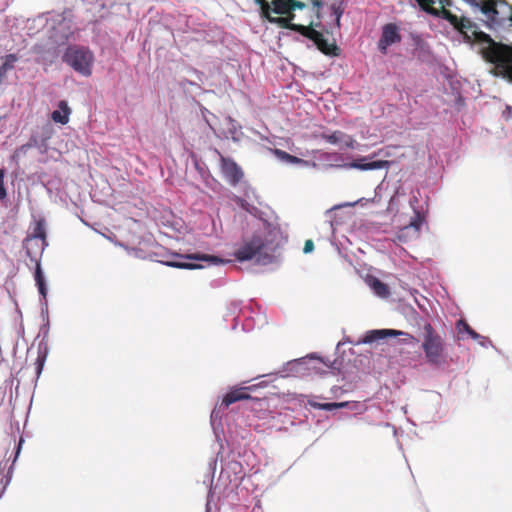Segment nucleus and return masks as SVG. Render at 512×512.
Returning a JSON list of instances; mask_svg holds the SVG:
<instances>
[{"label":"nucleus","instance_id":"obj_24","mask_svg":"<svg viewBox=\"0 0 512 512\" xmlns=\"http://www.w3.org/2000/svg\"><path fill=\"white\" fill-rule=\"evenodd\" d=\"M459 333H462V332H466L467 334L470 335L471 338L473 339H478L479 338V334L476 333L470 326L467 322H465L464 320H459L457 322V325H456Z\"/></svg>","mask_w":512,"mask_h":512},{"label":"nucleus","instance_id":"obj_29","mask_svg":"<svg viewBox=\"0 0 512 512\" xmlns=\"http://www.w3.org/2000/svg\"><path fill=\"white\" fill-rule=\"evenodd\" d=\"M276 154L279 155L282 159H284L290 163H299L302 161L300 158L290 155L285 151L276 150Z\"/></svg>","mask_w":512,"mask_h":512},{"label":"nucleus","instance_id":"obj_27","mask_svg":"<svg viewBox=\"0 0 512 512\" xmlns=\"http://www.w3.org/2000/svg\"><path fill=\"white\" fill-rule=\"evenodd\" d=\"M420 8L424 11L435 6L436 4H448V0H415Z\"/></svg>","mask_w":512,"mask_h":512},{"label":"nucleus","instance_id":"obj_32","mask_svg":"<svg viewBox=\"0 0 512 512\" xmlns=\"http://www.w3.org/2000/svg\"><path fill=\"white\" fill-rule=\"evenodd\" d=\"M314 250V242L311 239L305 241L303 252L305 254L310 253Z\"/></svg>","mask_w":512,"mask_h":512},{"label":"nucleus","instance_id":"obj_6","mask_svg":"<svg viewBox=\"0 0 512 512\" xmlns=\"http://www.w3.org/2000/svg\"><path fill=\"white\" fill-rule=\"evenodd\" d=\"M314 21L311 20L306 26L308 32H304L302 36L313 41L317 49L323 54L328 56H338L340 53L339 47L333 42L329 43L323 36V34L315 29Z\"/></svg>","mask_w":512,"mask_h":512},{"label":"nucleus","instance_id":"obj_21","mask_svg":"<svg viewBox=\"0 0 512 512\" xmlns=\"http://www.w3.org/2000/svg\"><path fill=\"white\" fill-rule=\"evenodd\" d=\"M45 225H46L45 219H43V218L38 219L34 224L32 233L28 236L35 237L37 239H41L42 241H47Z\"/></svg>","mask_w":512,"mask_h":512},{"label":"nucleus","instance_id":"obj_13","mask_svg":"<svg viewBox=\"0 0 512 512\" xmlns=\"http://www.w3.org/2000/svg\"><path fill=\"white\" fill-rule=\"evenodd\" d=\"M264 18L267 19L270 23L278 25L280 28L289 29L298 32L301 35H303L304 32H308L306 30L307 25L293 23V20L295 19V14H291L285 17H273L271 15V12H269L268 16Z\"/></svg>","mask_w":512,"mask_h":512},{"label":"nucleus","instance_id":"obj_8","mask_svg":"<svg viewBox=\"0 0 512 512\" xmlns=\"http://www.w3.org/2000/svg\"><path fill=\"white\" fill-rule=\"evenodd\" d=\"M502 1L496 0H482L480 3L475 2V6L479 7L481 12L487 16L488 26L493 28L495 26L502 25L506 20V17L501 15L498 5L503 8Z\"/></svg>","mask_w":512,"mask_h":512},{"label":"nucleus","instance_id":"obj_5","mask_svg":"<svg viewBox=\"0 0 512 512\" xmlns=\"http://www.w3.org/2000/svg\"><path fill=\"white\" fill-rule=\"evenodd\" d=\"M63 61L83 76L92 74L94 55L88 48L69 46L63 55Z\"/></svg>","mask_w":512,"mask_h":512},{"label":"nucleus","instance_id":"obj_22","mask_svg":"<svg viewBox=\"0 0 512 512\" xmlns=\"http://www.w3.org/2000/svg\"><path fill=\"white\" fill-rule=\"evenodd\" d=\"M371 287L379 297L386 298L390 295L389 287L378 279L372 281Z\"/></svg>","mask_w":512,"mask_h":512},{"label":"nucleus","instance_id":"obj_12","mask_svg":"<svg viewBox=\"0 0 512 512\" xmlns=\"http://www.w3.org/2000/svg\"><path fill=\"white\" fill-rule=\"evenodd\" d=\"M269 4L271 13L285 16L295 14L296 9L303 10L307 6L305 2L299 0H272Z\"/></svg>","mask_w":512,"mask_h":512},{"label":"nucleus","instance_id":"obj_10","mask_svg":"<svg viewBox=\"0 0 512 512\" xmlns=\"http://www.w3.org/2000/svg\"><path fill=\"white\" fill-rule=\"evenodd\" d=\"M219 156L222 174L230 185L236 186L244 176L241 167L233 159L225 157L220 153Z\"/></svg>","mask_w":512,"mask_h":512},{"label":"nucleus","instance_id":"obj_18","mask_svg":"<svg viewBox=\"0 0 512 512\" xmlns=\"http://www.w3.org/2000/svg\"><path fill=\"white\" fill-rule=\"evenodd\" d=\"M176 257L189 259V260H196V261H206L209 264L213 265H219L225 263V261L217 256L202 254V253H193V254H185L180 255L176 254Z\"/></svg>","mask_w":512,"mask_h":512},{"label":"nucleus","instance_id":"obj_16","mask_svg":"<svg viewBox=\"0 0 512 512\" xmlns=\"http://www.w3.org/2000/svg\"><path fill=\"white\" fill-rule=\"evenodd\" d=\"M321 138L331 144L343 143L347 148H354V144L356 143V141L351 136L341 131H335L331 134H322Z\"/></svg>","mask_w":512,"mask_h":512},{"label":"nucleus","instance_id":"obj_17","mask_svg":"<svg viewBox=\"0 0 512 512\" xmlns=\"http://www.w3.org/2000/svg\"><path fill=\"white\" fill-rule=\"evenodd\" d=\"M59 110H55L51 113V119L55 123H60L65 125L69 122V116L71 114V109L69 108L66 101L62 100L58 103Z\"/></svg>","mask_w":512,"mask_h":512},{"label":"nucleus","instance_id":"obj_34","mask_svg":"<svg viewBox=\"0 0 512 512\" xmlns=\"http://www.w3.org/2000/svg\"><path fill=\"white\" fill-rule=\"evenodd\" d=\"M21 442H22V440H20V442H19L18 451L21 449Z\"/></svg>","mask_w":512,"mask_h":512},{"label":"nucleus","instance_id":"obj_11","mask_svg":"<svg viewBox=\"0 0 512 512\" xmlns=\"http://www.w3.org/2000/svg\"><path fill=\"white\" fill-rule=\"evenodd\" d=\"M378 154H379V152H377V153L375 152L370 156L357 158V159L353 160L352 162L345 164V167L351 168V169L362 170V171L389 168L391 162L388 160H376V161L368 162L369 159L376 157Z\"/></svg>","mask_w":512,"mask_h":512},{"label":"nucleus","instance_id":"obj_33","mask_svg":"<svg viewBox=\"0 0 512 512\" xmlns=\"http://www.w3.org/2000/svg\"><path fill=\"white\" fill-rule=\"evenodd\" d=\"M501 4L504 9H507L510 12V14L508 16V20H510L512 23V7L508 6L506 2H501Z\"/></svg>","mask_w":512,"mask_h":512},{"label":"nucleus","instance_id":"obj_25","mask_svg":"<svg viewBox=\"0 0 512 512\" xmlns=\"http://www.w3.org/2000/svg\"><path fill=\"white\" fill-rule=\"evenodd\" d=\"M165 265H167L169 267L180 268V269H190V270L198 269V268L202 267L201 265H198V264L179 262V261H167V262H165Z\"/></svg>","mask_w":512,"mask_h":512},{"label":"nucleus","instance_id":"obj_31","mask_svg":"<svg viewBox=\"0 0 512 512\" xmlns=\"http://www.w3.org/2000/svg\"><path fill=\"white\" fill-rule=\"evenodd\" d=\"M45 362V355H38L35 365H36V374L39 375L43 369V365Z\"/></svg>","mask_w":512,"mask_h":512},{"label":"nucleus","instance_id":"obj_26","mask_svg":"<svg viewBox=\"0 0 512 512\" xmlns=\"http://www.w3.org/2000/svg\"><path fill=\"white\" fill-rule=\"evenodd\" d=\"M347 404V402H329L316 404L315 407L326 411H332L334 409L344 408L347 406Z\"/></svg>","mask_w":512,"mask_h":512},{"label":"nucleus","instance_id":"obj_19","mask_svg":"<svg viewBox=\"0 0 512 512\" xmlns=\"http://www.w3.org/2000/svg\"><path fill=\"white\" fill-rule=\"evenodd\" d=\"M18 61L16 54H8L4 57V62L0 66V84L4 81L8 71L14 68V64Z\"/></svg>","mask_w":512,"mask_h":512},{"label":"nucleus","instance_id":"obj_4","mask_svg":"<svg viewBox=\"0 0 512 512\" xmlns=\"http://www.w3.org/2000/svg\"><path fill=\"white\" fill-rule=\"evenodd\" d=\"M47 246V241H42L35 237L27 236L24 240L26 255L35 264L34 279L40 295L45 299L47 296V287L45 277L41 268V257Z\"/></svg>","mask_w":512,"mask_h":512},{"label":"nucleus","instance_id":"obj_23","mask_svg":"<svg viewBox=\"0 0 512 512\" xmlns=\"http://www.w3.org/2000/svg\"><path fill=\"white\" fill-rule=\"evenodd\" d=\"M310 3L313 6V10L316 17V22L314 21V25L316 27H321V19H322V13L321 10L323 8V0H309Z\"/></svg>","mask_w":512,"mask_h":512},{"label":"nucleus","instance_id":"obj_3","mask_svg":"<svg viewBox=\"0 0 512 512\" xmlns=\"http://www.w3.org/2000/svg\"><path fill=\"white\" fill-rule=\"evenodd\" d=\"M421 348L429 365L437 368H443L448 365L445 339L430 323H426L423 326Z\"/></svg>","mask_w":512,"mask_h":512},{"label":"nucleus","instance_id":"obj_9","mask_svg":"<svg viewBox=\"0 0 512 512\" xmlns=\"http://www.w3.org/2000/svg\"><path fill=\"white\" fill-rule=\"evenodd\" d=\"M401 40L402 36L399 27L395 23H387L382 27L378 49L382 54H386L389 46L400 43Z\"/></svg>","mask_w":512,"mask_h":512},{"label":"nucleus","instance_id":"obj_2","mask_svg":"<svg viewBox=\"0 0 512 512\" xmlns=\"http://www.w3.org/2000/svg\"><path fill=\"white\" fill-rule=\"evenodd\" d=\"M273 251L267 236L256 233L243 240L240 247L234 252V257L240 262L255 259L257 263L266 265L272 262Z\"/></svg>","mask_w":512,"mask_h":512},{"label":"nucleus","instance_id":"obj_7","mask_svg":"<svg viewBox=\"0 0 512 512\" xmlns=\"http://www.w3.org/2000/svg\"><path fill=\"white\" fill-rule=\"evenodd\" d=\"M388 336H391V337L404 336L402 339H400V342H402L404 344L415 345L416 343H418V340L413 335L403 332V331L394 330V329L370 330L365 334L362 342L363 343H373V342L382 340Z\"/></svg>","mask_w":512,"mask_h":512},{"label":"nucleus","instance_id":"obj_28","mask_svg":"<svg viewBox=\"0 0 512 512\" xmlns=\"http://www.w3.org/2000/svg\"><path fill=\"white\" fill-rule=\"evenodd\" d=\"M256 4L260 7L261 17H267L269 12H271V6L266 0H254Z\"/></svg>","mask_w":512,"mask_h":512},{"label":"nucleus","instance_id":"obj_30","mask_svg":"<svg viewBox=\"0 0 512 512\" xmlns=\"http://www.w3.org/2000/svg\"><path fill=\"white\" fill-rule=\"evenodd\" d=\"M4 177L5 171L4 169H0V200H4L7 196V192L4 186Z\"/></svg>","mask_w":512,"mask_h":512},{"label":"nucleus","instance_id":"obj_14","mask_svg":"<svg viewBox=\"0 0 512 512\" xmlns=\"http://www.w3.org/2000/svg\"><path fill=\"white\" fill-rule=\"evenodd\" d=\"M422 224V216L419 213H416L415 217L411 220L409 225H406L399 231L398 238L400 240H404L409 236L418 237Z\"/></svg>","mask_w":512,"mask_h":512},{"label":"nucleus","instance_id":"obj_20","mask_svg":"<svg viewBox=\"0 0 512 512\" xmlns=\"http://www.w3.org/2000/svg\"><path fill=\"white\" fill-rule=\"evenodd\" d=\"M331 13L335 16L336 26L340 27V19L345 11L344 0H333L330 5Z\"/></svg>","mask_w":512,"mask_h":512},{"label":"nucleus","instance_id":"obj_15","mask_svg":"<svg viewBox=\"0 0 512 512\" xmlns=\"http://www.w3.org/2000/svg\"><path fill=\"white\" fill-rule=\"evenodd\" d=\"M249 387H240V388H234L230 390L223 398L222 405L225 407H229L231 404L250 399L251 396L247 393V390H249Z\"/></svg>","mask_w":512,"mask_h":512},{"label":"nucleus","instance_id":"obj_1","mask_svg":"<svg viewBox=\"0 0 512 512\" xmlns=\"http://www.w3.org/2000/svg\"><path fill=\"white\" fill-rule=\"evenodd\" d=\"M451 4L452 1L448 0V4H436L425 12L447 20L468 39L479 43H487L488 45L482 48L481 53L487 62L493 64L491 73L512 83V45L496 42L488 34L480 31L477 24L471 19L459 18L452 14L446 9Z\"/></svg>","mask_w":512,"mask_h":512}]
</instances>
